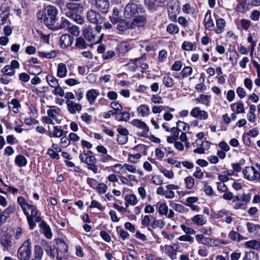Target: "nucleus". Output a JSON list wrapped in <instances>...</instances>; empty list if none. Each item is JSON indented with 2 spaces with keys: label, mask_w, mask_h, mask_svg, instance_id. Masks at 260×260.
<instances>
[{
  "label": "nucleus",
  "mask_w": 260,
  "mask_h": 260,
  "mask_svg": "<svg viewBox=\"0 0 260 260\" xmlns=\"http://www.w3.org/2000/svg\"><path fill=\"white\" fill-rule=\"evenodd\" d=\"M96 9L103 14H107L109 12L110 4L109 0H94Z\"/></svg>",
  "instance_id": "nucleus-7"
},
{
  "label": "nucleus",
  "mask_w": 260,
  "mask_h": 260,
  "mask_svg": "<svg viewBox=\"0 0 260 260\" xmlns=\"http://www.w3.org/2000/svg\"><path fill=\"white\" fill-rule=\"evenodd\" d=\"M225 22L224 19L220 18L216 21V25L217 28L216 29L215 31L217 34H220L222 31V29L225 26Z\"/></svg>",
  "instance_id": "nucleus-43"
},
{
  "label": "nucleus",
  "mask_w": 260,
  "mask_h": 260,
  "mask_svg": "<svg viewBox=\"0 0 260 260\" xmlns=\"http://www.w3.org/2000/svg\"><path fill=\"white\" fill-rule=\"evenodd\" d=\"M66 15L69 18H72L75 22H76L77 23L82 24L84 22V18L78 14H73L71 13L70 12L66 13Z\"/></svg>",
  "instance_id": "nucleus-27"
},
{
  "label": "nucleus",
  "mask_w": 260,
  "mask_h": 260,
  "mask_svg": "<svg viewBox=\"0 0 260 260\" xmlns=\"http://www.w3.org/2000/svg\"><path fill=\"white\" fill-rule=\"evenodd\" d=\"M165 224V221L162 219H154L151 224L153 229L162 228Z\"/></svg>",
  "instance_id": "nucleus-41"
},
{
  "label": "nucleus",
  "mask_w": 260,
  "mask_h": 260,
  "mask_svg": "<svg viewBox=\"0 0 260 260\" xmlns=\"http://www.w3.org/2000/svg\"><path fill=\"white\" fill-rule=\"evenodd\" d=\"M190 115L192 117L201 120H206L208 117V113L204 110H201L200 108L198 107H194L191 110Z\"/></svg>",
  "instance_id": "nucleus-11"
},
{
  "label": "nucleus",
  "mask_w": 260,
  "mask_h": 260,
  "mask_svg": "<svg viewBox=\"0 0 260 260\" xmlns=\"http://www.w3.org/2000/svg\"><path fill=\"white\" fill-rule=\"evenodd\" d=\"M180 132H181V129H178L177 127H172L171 129V135L167 137V141L169 143L175 142L178 140Z\"/></svg>",
  "instance_id": "nucleus-16"
},
{
  "label": "nucleus",
  "mask_w": 260,
  "mask_h": 260,
  "mask_svg": "<svg viewBox=\"0 0 260 260\" xmlns=\"http://www.w3.org/2000/svg\"><path fill=\"white\" fill-rule=\"evenodd\" d=\"M16 208L14 206H10L4 210V214L5 215L6 219H7L10 214L15 212Z\"/></svg>",
  "instance_id": "nucleus-54"
},
{
  "label": "nucleus",
  "mask_w": 260,
  "mask_h": 260,
  "mask_svg": "<svg viewBox=\"0 0 260 260\" xmlns=\"http://www.w3.org/2000/svg\"><path fill=\"white\" fill-rule=\"evenodd\" d=\"M43 250L40 245H35L34 248V258L33 260H41L43 255Z\"/></svg>",
  "instance_id": "nucleus-30"
},
{
  "label": "nucleus",
  "mask_w": 260,
  "mask_h": 260,
  "mask_svg": "<svg viewBox=\"0 0 260 260\" xmlns=\"http://www.w3.org/2000/svg\"><path fill=\"white\" fill-rule=\"evenodd\" d=\"M15 163L18 167H23L26 165L27 160L24 156L19 154L15 157Z\"/></svg>",
  "instance_id": "nucleus-26"
},
{
  "label": "nucleus",
  "mask_w": 260,
  "mask_h": 260,
  "mask_svg": "<svg viewBox=\"0 0 260 260\" xmlns=\"http://www.w3.org/2000/svg\"><path fill=\"white\" fill-rule=\"evenodd\" d=\"M100 95V92L95 89H92L87 91L86 98L90 105H93L97 98Z\"/></svg>",
  "instance_id": "nucleus-15"
},
{
  "label": "nucleus",
  "mask_w": 260,
  "mask_h": 260,
  "mask_svg": "<svg viewBox=\"0 0 260 260\" xmlns=\"http://www.w3.org/2000/svg\"><path fill=\"white\" fill-rule=\"evenodd\" d=\"M167 31L170 34H176L178 32L179 28L176 25L171 23L168 25Z\"/></svg>",
  "instance_id": "nucleus-47"
},
{
  "label": "nucleus",
  "mask_w": 260,
  "mask_h": 260,
  "mask_svg": "<svg viewBox=\"0 0 260 260\" xmlns=\"http://www.w3.org/2000/svg\"><path fill=\"white\" fill-rule=\"evenodd\" d=\"M210 95L202 94L196 99V101L207 106H209L210 103Z\"/></svg>",
  "instance_id": "nucleus-32"
},
{
  "label": "nucleus",
  "mask_w": 260,
  "mask_h": 260,
  "mask_svg": "<svg viewBox=\"0 0 260 260\" xmlns=\"http://www.w3.org/2000/svg\"><path fill=\"white\" fill-rule=\"evenodd\" d=\"M244 177L250 181H260V174L254 167H246L243 171Z\"/></svg>",
  "instance_id": "nucleus-6"
},
{
  "label": "nucleus",
  "mask_w": 260,
  "mask_h": 260,
  "mask_svg": "<svg viewBox=\"0 0 260 260\" xmlns=\"http://www.w3.org/2000/svg\"><path fill=\"white\" fill-rule=\"evenodd\" d=\"M246 227L248 232L254 235H258L259 231L258 224L253 223L247 222Z\"/></svg>",
  "instance_id": "nucleus-25"
},
{
  "label": "nucleus",
  "mask_w": 260,
  "mask_h": 260,
  "mask_svg": "<svg viewBox=\"0 0 260 260\" xmlns=\"http://www.w3.org/2000/svg\"><path fill=\"white\" fill-rule=\"evenodd\" d=\"M71 25V23L68 20L62 18L60 20V23H58L54 25L51 28L52 29H67L69 28Z\"/></svg>",
  "instance_id": "nucleus-21"
},
{
  "label": "nucleus",
  "mask_w": 260,
  "mask_h": 260,
  "mask_svg": "<svg viewBox=\"0 0 260 260\" xmlns=\"http://www.w3.org/2000/svg\"><path fill=\"white\" fill-rule=\"evenodd\" d=\"M137 111L143 117L148 116L150 113L149 107L146 105L140 106L137 109Z\"/></svg>",
  "instance_id": "nucleus-29"
},
{
  "label": "nucleus",
  "mask_w": 260,
  "mask_h": 260,
  "mask_svg": "<svg viewBox=\"0 0 260 260\" xmlns=\"http://www.w3.org/2000/svg\"><path fill=\"white\" fill-rule=\"evenodd\" d=\"M66 103L69 112L72 114H75L77 111L82 110V107L80 104L75 103L70 100H67Z\"/></svg>",
  "instance_id": "nucleus-14"
},
{
  "label": "nucleus",
  "mask_w": 260,
  "mask_h": 260,
  "mask_svg": "<svg viewBox=\"0 0 260 260\" xmlns=\"http://www.w3.org/2000/svg\"><path fill=\"white\" fill-rule=\"evenodd\" d=\"M160 171L164 174V175L165 177L169 179H172L174 176V174L173 172L171 170H168L166 169L163 168L161 169L160 170Z\"/></svg>",
  "instance_id": "nucleus-55"
},
{
  "label": "nucleus",
  "mask_w": 260,
  "mask_h": 260,
  "mask_svg": "<svg viewBox=\"0 0 260 260\" xmlns=\"http://www.w3.org/2000/svg\"><path fill=\"white\" fill-rule=\"evenodd\" d=\"M260 17V11L253 10L250 16V18L253 21L258 20Z\"/></svg>",
  "instance_id": "nucleus-64"
},
{
  "label": "nucleus",
  "mask_w": 260,
  "mask_h": 260,
  "mask_svg": "<svg viewBox=\"0 0 260 260\" xmlns=\"http://www.w3.org/2000/svg\"><path fill=\"white\" fill-rule=\"evenodd\" d=\"M92 29L91 28H87L84 31V37L90 42L93 41L94 36L92 34Z\"/></svg>",
  "instance_id": "nucleus-42"
},
{
  "label": "nucleus",
  "mask_w": 260,
  "mask_h": 260,
  "mask_svg": "<svg viewBox=\"0 0 260 260\" xmlns=\"http://www.w3.org/2000/svg\"><path fill=\"white\" fill-rule=\"evenodd\" d=\"M1 73L7 76H13L15 74L16 71L9 65L5 66L2 70Z\"/></svg>",
  "instance_id": "nucleus-36"
},
{
  "label": "nucleus",
  "mask_w": 260,
  "mask_h": 260,
  "mask_svg": "<svg viewBox=\"0 0 260 260\" xmlns=\"http://www.w3.org/2000/svg\"><path fill=\"white\" fill-rule=\"evenodd\" d=\"M258 255L253 251L246 252L244 260H257Z\"/></svg>",
  "instance_id": "nucleus-45"
},
{
  "label": "nucleus",
  "mask_w": 260,
  "mask_h": 260,
  "mask_svg": "<svg viewBox=\"0 0 260 260\" xmlns=\"http://www.w3.org/2000/svg\"><path fill=\"white\" fill-rule=\"evenodd\" d=\"M138 253L133 250H129L127 256V260H138Z\"/></svg>",
  "instance_id": "nucleus-51"
},
{
  "label": "nucleus",
  "mask_w": 260,
  "mask_h": 260,
  "mask_svg": "<svg viewBox=\"0 0 260 260\" xmlns=\"http://www.w3.org/2000/svg\"><path fill=\"white\" fill-rule=\"evenodd\" d=\"M91 151L88 150L87 152L85 151L79 155V158L81 162L87 164V165L96 161V158Z\"/></svg>",
  "instance_id": "nucleus-9"
},
{
  "label": "nucleus",
  "mask_w": 260,
  "mask_h": 260,
  "mask_svg": "<svg viewBox=\"0 0 260 260\" xmlns=\"http://www.w3.org/2000/svg\"><path fill=\"white\" fill-rule=\"evenodd\" d=\"M168 211V207L167 205L165 204H161L158 207V212L160 215H167Z\"/></svg>",
  "instance_id": "nucleus-52"
},
{
  "label": "nucleus",
  "mask_w": 260,
  "mask_h": 260,
  "mask_svg": "<svg viewBox=\"0 0 260 260\" xmlns=\"http://www.w3.org/2000/svg\"><path fill=\"white\" fill-rule=\"evenodd\" d=\"M46 79L49 85L52 87H54L59 84L58 80L51 75H47Z\"/></svg>",
  "instance_id": "nucleus-40"
},
{
  "label": "nucleus",
  "mask_w": 260,
  "mask_h": 260,
  "mask_svg": "<svg viewBox=\"0 0 260 260\" xmlns=\"http://www.w3.org/2000/svg\"><path fill=\"white\" fill-rule=\"evenodd\" d=\"M20 106V104L16 99H12L11 101L9 103V110H12L15 113H17L19 112V108Z\"/></svg>",
  "instance_id": "nucleus-24"
},
{
  "label": "nucleus",
  "mask_w": 260,
  "mask_h": 260,
  "mask_svg": "<svg viewBox=\"0 0 260 260\" xmlns=\"http://www.w3.org/2000/svg\"><path fill=\"white\" fill-rule=\"evenodd\" d=\"M73 36L69 34H64L60 37L59 45L62 48H66L73 44Z\"/></svg>",
  "instance_id": "nucleus-12"
},
{
  "label": "nucleus",
  "mask_w": 260,
  "mask_h": 260,
  "mask_svg": "<svg viewBox=\"0 0 260 260\" xmlns=\"http://www.w3.org/2000/svg\"><path fill=\"white\" fill-rule=\"evenodd\" d=\"M40 227L43 231V233L45 236L48 239H50L52 237V234L51 229L48 225H47L44 221H41Z\"/></svg>",
  "instance_id": "nucleus-19"
},
{
  "label": "nucleus",
  "mask_w": 260,
  "mask_h": 260,
  "mask_svg": "<svg viewBox=\"0 0 260 260\" xmlns=\"http://www.w3.org/2000/svg\"><path fill=\"white\" fill-rule=\"evenodd\" d=\"M67 67L65 63H59L57 68V76L60 78H63L67 75Z\"/></svg>",
  "instance_id": "nucleus-18"
},
{
  "label": "nucleus",
  "mask_w": 260,
  "mask_h": 260,
  "mask_svg": "<svg viewBox=\"0 0 260 260\" xmlns=\"http://www.w3.org/2000/svg\"><path fill=\"white\" fill-rule=\"evenodd\" d=\"M184 181L186 184V188L187 189H191L193 188L194 184V181L192 177L188 176L186 177Z\"/></svg>",
  "instance_id": "nucleus-48"
},
{
  "label": "nucleus",
  "mask_w": 260,
  "mask_h": 260,
  "mask_svg": "<svg viewBox=\"0 0 260 260\" xmlns=\"http://www.w3.org/2000/svg\"><path fill=\"white\" fill-rule=\"evenodd\" d=\"M132 25L125 20H122L117 25V28L121 31H124L128 28H131Z\"/></svg>",
  "instance_id": "nucleus-31"
},
{
  "label": "nucleus",
  "mask_w": 260,
  "mask_h": 260,
  "mask_svg": "<svg viewBox=\"0 0 260 260\" xmlns=\"http://www.w3.org/2000/svg\"><path fill=\"white\" fill-rule=\"evenodd\" d=\"M182 49L186 51L195 50L196 49V43L184 41L182 45Z\"/></svg>",
  "instance_id": "nucleus-37"
},
{
  "label": "nucleus",
  "mask_w": 260,
  "mask_h": 260,
  "mask_svg": "<svg viewBox=\"0 0 260 260\" xmlns=\"http://www.w3.org/2000/svg\"><path fill=\"white\" fill-rule=\"evenodd\" d=\"M245 245L247 248L253 249H258L260 248V243L255 240L247 241L245 243Z\"/></svg>",
  "instance_id": "nucleus-33"
},
{
  "label": "nucleus",
  "mask_w": 260,
  "mask_h": 260,
  "mask_svg": "<svg viewBox=\"0 0 260 260\" xmlns=\"http://www.w3.org/2000/svg\"><path fill=\"white\" fill-rule=\"evenodd\" d=\"M54 88V90L53 92L56 94L60 96H63L64 95L63 90L60 87L59 85L58 84L57 86H55Z\"/></svg>",
  "instance_id": "nucleus-61"
},
{
  "label": "nucleus",
  "mask_w": 260,
  "mask_h": 260,
  "mask_svg": "<svg viewBox=\"0 0 260 260\" xmlns=\"http://www.w3.org/2000/svg\"><path fill=\"white\" fill-rule=\"evenodd\" d=\"M17 202L26 216L29 228L33 230L36 226L35 222H39L42 220L40 216L38 215V210L35 206L27 203L22 197H18Z\"/></svg>",
  "instance_id": "nucleus-1"
},
{
  "label": "nucleus",
  "mask_w": 260,
  "mask_h": 260,
  "mask_svg": "<svg viewBox=\"0 0 260 260\" xmlns=\"http://www.w3.org/2000/svg\"><path fill=\"white\" fill-rule=\"evenodd\" d=\"M88 44L86 43L85 40L82 37H79L76 39L75 47L79 49H85Z\"/></svg>",
  "instance_id": "nucleus-34"
},
{
  "label": "nucleus",
  "mask_w": 260,
  "mask_h": 260,
  "mask_svg": "<svg viewBox=\"0 0 260 260\" xmlns=\"http://www.w3.org/2000/svg\"><path fill=\"white\" fill-rule=\"evenodd\" d=\"M192 69L190 67H185L181 71V74L183 77H187L191 74Z\"/></svg>",
  "instance_id": "nucleus-58"
},
{
  "label": "nucleus",
  "mask_w": 260,
  "mask_h": 260,
  "mask_svg": "<svg viewBox=\"0 0 260 260\" xmlns=\"http://www.w3.org/2000/svg\"><path fill=\"white\" fill-rule=\"evenodd\" d=\"M178 239L180 241H187L190 243H192L194 242L193 238L188 235H185L181 236L179 237Z\"/></svg>",
  "instance_id": "nucleus-60"
},
{
  "label": "nucleus",
  "mask_w": 260,
  "mask_h": 260,
  "mask_svg": "<svg viewBox=\"0 0 260 260\" xmlns=\"http://www.w3.org/2000/svg\"><path fill=\"white\" fill-rule=\"evenodd\" d=\"M133 21L131 23L132 25L131 28L133 29L136 27H142L146 23V18L142 15L139 16H135Z\"/></svg>",
  "instance_id": "nucleus-17"
},
{
  "label": "nucleus",
  "mask_w": 260,
  "mask_h": 260,
  "mask_svg": "<svg viewBox=\"0 0 260 260\" xmlns=\"http://www.w3.org/2000/svg\"><path fill=\"white\" fill-rule=\"evenodd\" d=\"M81 118L82 121L86 123L89 124L91 123L92 121V117L87 113H83L81 116Z\"/></svg>",
  "instance_id": "nucleus-56"
},
{
  "label": "nucleus",
  "mask_w": 260,
  "mask_h": 260,
  "mask_svg": "<svg viewBox=\"0 0 260 260\" xmlns=\"http://www.w3.org/2000/svg\"><path fill=\"white\" fill-rule=\"evenodd\" d=\"M167 52L165 50H162L159 52L158 60L159 62L165 61L167 57Z\"/></svg>",
  "instance_id": "nucleus-57"
},
{
  "label": "nucleus",
  "mask_w": 260,
  "mask_h": 260,
  "mask_svg": "<svg viewBox=\"0 0 260 260\" xmlns=\"http://www.w3.org/2000/svg\"><path fill=\"white\" fill-rule=\"evenodd\" d=\"M142 58H136L134 59L131 60L130 62L125 66H126L128 69L132 71H135L138 68V65L136 64V62L140 60Z\"/></svg>",
  "instance_id": "nucleus-38"
},
{
  "label": "nucleus",
  "mask_w": 260,
  "mask_h": 260,
  "mask_svg": "<svg viewBox=\"0 0 260 260\" xmlns=\"http://www.w3.org/2000/svg\"><path fill=\"white\" fill-rule=\"evenodd\" d=\"M177 127L181 129V132H187L189 130V125L184 122L178 121L177 123Z\"/></svg>",
  "instance_id": "nucleus-49"
},
{
  "label": "nucleus",
  "mask_w": 260,
  "mask_h": 260,
  "mask_svg": "<svg viewBox=\"0 0 260 260\" xmlns=\"http://www.w3.org/2000/svg\"><path fill=\"white\" fill-rule=\"evenodd\" d=\"M57 13L58 10L55 7L48 5L45 8L44 11H39L37 13V16L42 22L51 29L57 20Z\"/></svg>",
  "instance_id": "nucleus-2"
},
{
  "label": "nucleus",
  "mask_w": 260,
  "mask_h": 260,
  "mask_svg": "<svg viewBox=\"0 0 260 260\" xmlns=\"http://www.w3.org/2000/svg\"><path fill=\"white\" fill-rule=\"evenodd\" d=\"M66 13L70 12L73 14H77L83 10V7L79 4L69 2L66 4Z\"/></svg>",
  "instance_id": "nucleus-13"
},
{
  "label": "nucleus",
  "mask_w": 260,
  "mask_h": 260,
  "mask_svg": "<svg viewBox=\"0 0 260 260\" xmlns=\"http://www.w3.org/2000/svg\"><path fill=\"white\" fill-rule=\"evenodd\" d=\"M31 256V243L30 239H27L19 248L17 257L19 260H29Z\"/></svg>",
  "instance_id": "nucleus-3"
},
{
  "label": "nucleus",
  "mask_w": 260,
  "mask_h": 260,
  "mask_svg": "<svg viewBox=\"0 0 260 260\" xmlns=\"http://www.w3.org/2000/svg\"><path fill=\"white\" fill-rule=\"evenodd\" d=\"M191 221L198 225H203L206 223V220L203 215L198 214L191 218Z\"/></svg>",
  "instance_id": "nucleus-28"
},
{
  "label": "nucleus",
  "mask_w": 260,
  "mask_h": 260,
  "mask_svg": "<svg viewBox=\"0 0 260 260\" xmlns=\"http://www.w3.org/2000/svg\"><path fill=\"white\" fill-rule=\"evenodd\" d=\"M132 124L134 126L142 129V131L138 134L139 136L143 137H147L148 136V132L149 129L144 122L139 119H134L132 121Z\"/></svg>",
  "instance_id": "nucleus-8"
},
{
  "label": "nucleus",
  "mask_w": 260,
  "mask_h": 260,
  "mask_svg": "<svg viewBox=\"0 0 260 260\" xmlns=\"http://www.w3.org/2000/svg\"><path fill=\"white\" fill-rule=\"evenodd\" d=\"M124 200L125 201V205L126 208L129 205L134 206L138 202L136 196L133 194L125 196L124 197Z\"/></svg>",
  "instance_id": "nucleus-22"
},
{
  "label": "nucleus",
  "mask_w": 260,
  "mask_h": 260,
  "mask_svg": "<svg viewBox=\"0 0 260 260\" xmlns=\"http://www.w3.org/2000/svg\"><path fill=\"white\" fill-rule=\"evenodd\" d=\"M204 25L205 28L209 30H211L214 27V23L211 18V13L209 11L205 15Z\"/></svg>",
  "instance_id": "nucleus-20"
},
{
  "label": "nucleus",
  "mask_w": 260,
  "mask_h": 260,
  "mask_svg": "<svg viewBox=\"0 0 260 260\" xmlns=\"http://www.w3.org/2000/svg\"><path fill=\"white\" fill-rule=\"evenodd\" d=\"M182 67V62L181 61H176L174 63L172 66L171 69L175 71H179L181 70Z\"/></svg>",
  "instance_id": "nucleus-63"
},
{
  "label": "nucleus",
  "mask_w": 260,
  "mask_h": 260,
  "mask_svg": "<svg viewBox=\"0 0 260 260\" xmlns=\"http://www.w3.org/2000/svg\"><path fill=\"white\" fill-rule=\"evenodd\" d=\"M1 244L7 249L12 246V240L10 236L4 235L1 238Z\"/></svg>",
  "instance_id": "nucleus-23"
},
{
  "label": "nucleus",
  "mask_w": 260,
  "mask_h": 260,
  "mask_svg": "<svg viewBox=\"0 0 260 260\" xmlns=\"http://www.w3.org/2000/svg\"><path fill=\"white\" fill-rule=\"evenodd\" d=\"M162 83L167 87H172L174 84L173 79L169 76H165L162 78Z\"/></svg>",
  "instance_id": "nucleus-39"
},
{
  "label": "nucleus",
  "mask_w": 260,
  "mask_h": 260,
  "mask_svg": "<svg viewBox=\"0 0 260 260\" xmlns=\"http://www.w3.org/2000/svg\"><path fill=\"white\" fill-rule=\"evenodd\" d=\"M144 12V10L141 6L133 3H129L125 7L124 14L126 17L131 18L137 16L142 14Z\"/></svg>",
  "instance_id": "nucleus-4"
},
{
  "label": "nucleus",
  "mask_w": 260,
  "mask_h": 260,
  "mask_svg": "<svg viewBox=\"0 0 260 260\" xmlns=\"http://www.w3.org/2000/svg\"><path fill=\"white\" fill-rule=\"evenodd\" d=\"M68 29L69 31L74 36H78L79 34V28L76 25H72L71 26H70Z\"/></svg>",
  "instance_id": "nucleus-62"
},
{
  "label": "nucleus",
  "mask_w": 260,
  "mask_h": 260,
  "mask_svg": "<svg viewBox=\"0 0 260 260\" xmlns=\"http://www.w3.org/2000/svg\"><path fill=\"white\" fill-rule=\"evenodd\" d=\"M252 63L254 68L256 70L257 77L254 80V83L257 86H260V64L255 60L252 61Z\"/></svg>",
  "instance_id": "nucleus-35"
},
{
  "label": "nucleus",
  "mask_w": 260,
  "mask_h": 260,
  "mask_svg": "<svg viewBox=\"0 0 260 260\" xmlns=\"http://www.w3.org/2000/svg\"><path fill=\"white\" fill-rule=\"evenodd\" d=\"M87 19L94 24H101L104 22L105 18L102 16L99 11L90 9L86 13Z\"/></svg>",
  "instance_id": "nucleus-5"
},
{
  "label": "nucleus",
  "mask_w": 260,
  "mask_h": 260,
  "mask_svg": "<svg viewBox=\"0 0 260 260\" xmlns=\"http://www.w3.org/2000/svg\"><path fill=\"white\" fill-rule=\"evenodd\" d=\"M171 206L174 210L179 213H185L187 211V209L181 204L174 203Z\"/></svg>",
  "instance_id": "nucleus-46"
},
{
  "label": "nucleus",
  "mask_w": 260,
  "mask_h": 260,
  "mask_svg": "<svg viewBox=\"0 0 260 260\" xmlns=\"http://www.w3.org/2000/svg\"><path fill=\"white\" fill-rule=\"evenodd\" d=\"M63 131L62 129L59 128L57 126H55L53 127L52 134L50 133L49 136L52 137V135L54 137L59 138L63 135Z\"/></svg>",
  "instance_id": "nucleus-44"
},
{
  "label": "nucleus",
  "mask_w": 260,
  "mask_h": 260,
  "mask_svg": "<svg viewBox=\"0 0 260 260\" xmlns=\"http://www.w3.org/2000/svg\"><path fill=\"white\" fill-rule=\"evenodd\" d=\"M28 72L32 74H40L42 72V69L38 66L32 65L29 66Z\"/></svg>",
  "instance_id": "nucleus-50"
},
{
  "label": "nucleus",
  "mask_w": 260,
  "mask_h": 260,
  "mask_svg": "<svg viewBox=\"0 0 260 260\" xmlns=\"http://www.w3.org/2000/svg\"><path fill=\"white\" fill-rule=\"evenodd\" d=\"M229 237L230 239L233 240H235L237 239L238 241H240L242 239V236L235 231H231L229 234Z\"/></svg>",
  "instance_id": "nucleus-59"
},
{
  "label": "nucleus",
  "mask_w": 260,
  "mask_h": 260,
  "mask_svg": "<svg viewBox=\"0 0 260 260\" xmlns=\"http://www.w3.org/2000/svg\"><path fill=\"white\" fill-rule=\"evenodd\" d=\"M113 171L115 173L121 174L125 172V170L124 169V166H122L121 164H116L113 166Z\"/></svg>",
  "instance_id": "nucleus-53"
},
{
  "label": "nucleus",
  "mask_w": 260,
  "mask_h": 260,
  "mask_svg": "<svg viewBox=\"0 0 260 260\" xmlns=\"http://www.w3.org/2000/svg\"><path fill=\"white\" fill-rule=\"evenodd\" d=\"M10 14V9L7 4H3L0 8V25L6 23Z\"/></svg>",
  "instance_id": "nucleus-10"
}]
</instances>
